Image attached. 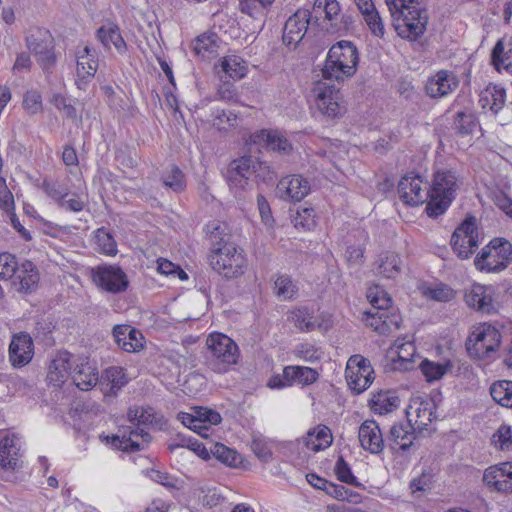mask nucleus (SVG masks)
<instances>
[{"mask_svg": "<svg viewBox=\"0 0 512 512\" xmlns=\"http://www.w3.org/2000/svg\"><path fill=\"white\" fill-rule=\"evenodd\" d=\"M229 239L226 236L220 237L219 241L213 244L209 262L219 275L226 279H234L244 274L247 260L243 250Z\"/></svg>", "mask_w": 512, "mask_h": 512, "instance_id": "nucleus-1", "label": "nucleus"}, {"mask_svg": "<svg viewBox=\"0 0 512 512\" xmlns=\"http://www.w3.org/2000/svg\"><path fill=\"white\" fill-rule=\"evenodd\" d=\"M358 62L356 46L350 41H339L329 49L322 75L324 79L343 81L356 73Z\"/></svg>", "mask_w": 512, "mask_h": 512, "instance_id": "nucleus-2", "label": "nucleus"}, {"mask_svg": "<svg viewBox=\"0 0 512 512\" xmlns=\"http://www.w3.org/2000/svg\"><path fill=\"white\" fill-rule=\"evenodd\" d=\"M458 178L451 170H439L434 173L432 183L429 184V201L426 213L429 217L437 218L444 214L456 197Z\"/></svg>", "mask_w": 512, "mask_h": 512, "instance_id": "nucleus-3", "label": "nucleus"}, {"mask_svg": "<svg viewBox=\"0 0 512 512\" xmlns=\"http://www.w3.org/2000/svg\"><path fill=\"white\" fill-rule=\"evenodd\" d=\"M386 4L394 19V28L401 38L415 41L424 34L428 15L420 5L399 9L395 0H386Z\"/></svg>", "mask_w": 512, "mask_h": 512, "instance_id": "nucleus-4", "label": "nucleus"}, {"mask_svg": "<svg viewBox=\"0 0 512 512\" xmlns=\"http://www.w3.org/2000/svg\"><path fill=\"white\" fill-rule=\"evenodd\" d=\"M512 260V245L500 238H495L482 248L475 258V267L480 271L498 273L504 270Z\"/></svg>", "mask_w": 512, "mask_h": 512, "instance_id": "nucleus-5", "label": "nucleus"}, {"mask_svg": "<svg viewBox=\"0 0 512 512\" xmlns=\"http://www.w3.org/2000/svg\"><path fill=\"white\" fill-rule=\"evenodd\" d=\"M267 169L266 163L259 162L250 156H243L233 160L226 171V181L229 187L235 191H243L253 176H260V171Z\"/></svg>", "mask_w": 512, "mask_h": 512, "instance_id": "nucleus-6", "label": "nucleus"}, {"mask_svg": "<svg viewBox=\"0 0 512 512\" xmlns=\"http://www.w3.org/2000/svg\"><path fill=\"white\" fill-rule=\"evenodd\" d=\"M155 415L152 408L140 407L138 427L133 429L131 426L123 427L121 435H113L111 437L112 445L123 451L137 452L141 449L140 444L133 437L140 436L145 442L150 441V435L141 426L153 424Z\"/></svg>", "mask_w": 512, "mask_h": 512, "instance_id": "nucleus-7", "label": "nucleus"}, {"mask_svg": "<svg viewBox=\"0 0 512 512\" xmlns=\"http://www.w3.org/2000/svg\"><path fill=\"white\" fill-rule=\"evenodd\" d=\"M501 334L491 325H482L473 330L466 340V349L470 357L484 359L499 347Z\"/></svg>", "mask_w": 512, "mask_h": 512, "instance_id": "nucleus-8", "label": "nucleus"}, {"mask_svg": "<svg viewBox=\"0 0 512 512\" xmlns=\"http://www.w3.org/2000/svg\"><path fill=\"white\" fill-rule=\"evenodd\" d=\"M317 111L328 119L341 117L345 108L340 104L339 89L323 81H318L312 89Z\"/></svg>", "mask_w": 512, "mask_h": 512, "instance_id": "nucleus-9", "label": "nucleus"}, {"mask_svg": "<svg viewBox=\"0 0 512 512\" xmlns=\"http://www.w3.org/2000/svg\"><path fill=\"white\" fill-rule=\"evenodd\" d=\"M451 246L459 258L467 259L479 245L476 218L468 216L451 236Z\"/></svg>", "mask_w": 512, "mask_h": 512, "instance_id": "nucleus-10", "label": "nucleus"}, {"mask_svg": "<svg viewBox=\"0 0 512 512\" xmlns=\"http://www.w3.org/2000/svg\"><path fill=\"white\" fill-rule=\"evenodd\" d=\"M397 190L399 198L406 205L418 206L429 201V182L414 172L401 177Z\"/></svg>", "mask_w": 512, "mask_h": 512, "instance_id": "nucleus-11", "label": "nucleus"}, {"mask_svg": "<svg viewBox=\"0 0 512 512\" xmlns=\"http://www.w3.org/2000/svg\"><path fill=\"white\" fill-rule=\"evenodd\" d=\"M373 374L374 370L367 358L356 354L348 359L345 377L355 394H361L372 384Z\"/></svg>", "mask_w": 512, "mask_h": 512, "instance_id": "nucleus-12", "label": "nucleus"}, {"mask_svg": "<svg viewBox=\"0 0 512 512\" xmlns=\"http://www.w3.org/2000/svg\"><path fill=\"white\" fill-rule=\"evenodd\" d=\"M98 69V56L95 49L86 45L76 51V80L80 90H85Z\"/></svg>", "mask_w": 512, "mask_h": 512, "instance_id": "nucleus-13", "label": "nucleus"}, {"mask_svg": "<svg viewBox=\"0 0 512 512\" xmlns=\"http://www.w3.org/2000/svg\"><path fill=\"white\" fill-rule=\"evenodd\" d=\"M212 357L219 363L231 365L237 362L239 349L237 344L222 333L210 334L206 341Z\"/></svg>", "mask_w": 512, "mask_h": 512, "instance_id": "nucleus-14", "label": "nucleus"}, {"mask_svg": "<svg viewBox=\"0 0 512 512\" xmlns=\"http://www.w3.org/2000/svg\"><path fill=\"white\" fill-rule=\"evenodd\" d=\"M311 21L309 10L299 9L288 18L283 29V42L287 46L296 47V45L305 36L308 25Z\"/></svg>", "mask_w": 512, "mask_h": 512, "instance_id": "nucleus-15", "label": "nucleus"}, {"mask_svg": "<svg viewBox=\"0 0 512 512\" xmlns=\"http://www.w3.org/2000/svg\"><path fill=\"white\" fill-rule=\"evenodd\" d=\"M309 192V181L301 175L286 176L278 182L276 187L277 196L285 201H301Z\"/></svg>", "mask_w": 512, "mask_h": 512, "instance_id": "nucleus-16", "label": "nucleus"}, {"mask_svg": "<svg viewBox=\"0 0 512 512\" xmlns=\"http://www.w3.org/2000/svg\"><path fill=\"white\" fill-rule=\"evenodd\" d=\"M340 12L341 7L337 0H315L310 14L311 19L315 18L317 21L323 16L325 29L329 33H338L340 32V25L338 23Z\"/></svg>", "mask_w": 512, "mask_h": 512, "instance_id": "nucleus-17", "label": "nucleus"}, {"mask_svg": "<svg viewBox=\"0 0 512 512\" xmlns=\"http://www.w3.org/2000/svg\"><path fill=\"white\" fill-rule=\"evenodd\" d=\"M483 481L498 492L512 493V462L490 466L484 472Z\"/></svg>", "mask_w": 512, "mask_h": 512, "instance_id": "nucleus-18", "label": "nucleus"}, {"mask_svg": "<svg viewBox=\"0 0 512 512\" xmlns=\"http://www.w3.org/2000/svg\"><path fill=\"white\" fill-rule=\"evenodd\" d=\"M459 85L457 76L448 70H440L430 77L425 91L431 98H443L452 93Z\"/></svg>", "mask_w": 512, "mask_h": 512, "instance_id": "nucleus-19", "label": "nucleus"}, {"mask_svg": "<svg viewBox=\"0 0 512 512\" xmlns=\"http://www.w3.org/2000/svg\"><path fill=\"white\" fill-rule=\"evenodd\" d=\"M358 438L361 447L371 454H380L384 449V439L375 420H365L359 427Z\"/></svg>", "mask_w": 512, "mask_h": 512, "instance_id": "nucleus-20", "label": "nucleus"}, {"mask_svg": "<svg viewBox=\"0 0 512 512\" xmlns=\"http://www.w3.org/2000/svg\"><path fill=\"white\" fill-rule=\"evenodd\" d=\"M72 355L68 351H60L51 360L48 367L47 381L55 388L61 387L70 375Z\"/></svg>", "mask_w": 512, "mask_h": 512, "instance_id": "nucleus-21", "label": "nucleus"}, {"mask_svg": "<svg viewBox=\"0 0 512 512\" xmlns=\"http://www.w3.org/2000/svg\"><path fill=\"white\" fill-rule=\"evenodd\" d=\"M92 277L94 283L100 288H127L128 286L127 275L116 265L98 267Z\"/></svg>", "mask_w": 512, "mask_h": 512, "instance_id": "nucleus-22", "label": "nucleus"}, {"mask_svg": "<svg viewBox=\"0 0 512 512\" xmlns=\"http://www.w3.org/2000/svg\"><path fill=\"white\" fill-rule=\"evenodd\" d=\"M33 357V341L30 335L20 333L12 338L9 346V358L13 366L28 364Z\"/></svg>", "mask_w": 512, "mask_h": 512, "instance_id": "nucleus-23", "label": "nucleus"}, {"mask_svg": "<svg viewBox=\"0 0 512 512\" xmlns=\"http://www.w3.org/2000/svg\"><path fill=\"white\" fill-rule=\"evenodd\" d=\"M113 337L117 345L126 352H138L144 347L142 333L129 325H116Z\"/></svg>", "mask_w": 512, "mask_h": 512, "instance_id": "nucleus-24", "label": "nucleus"}, {"mask_svg": "<svg viewBox=\"0 0 512 512\" xmlns=\"http://www.w3.org/2000/svg\"><path fill=\"white\" fill-rule=\"evenodd\" d=\"M96 37L107 50H110L112 46L119 54H124L127 50L120 28L114 23H107L99 27L96 31Z\"/></svg>", "mask_w": 512, "mask_h": 512, "instance_id": "nucleus-25", "label": "nucleus"}, {"mask_svg": "<svg viewBox=\"0 0 512 512\" xmlns=\"http://www.w3.org/2000/svg\"><path fill=\"white\" fill-rule=\"evenodd\" d=\"M415 438V432L410 424H394L387 441L392 450L406 451L413 445Z\"/></svg>", "mask_w": 512, "mask_h": 512, "instance_id": "nucleus-26", "label": "nucleus"}, {"mask_svg": "<svg viewBox=\"0 0 512 512\" xmlns=\"http://www.w3.org/2000/svg\"><path fill=\"white\" fill-rule=\"evenodd\" d=\"M20 446L18 439L6 436L0 441V466L5 470H15L18 467Z\"/></svg>", "mask_w": 512, "mask_h": 512, "instance_id": "nucleus-27", "label": "nucleus"}, {"mask_svg": "<svg viewBox=\"0 0 512 512\" xmlns=\"http://www.w3.org/2000/svg\"><path fill=\"white\" fill-rule=\"evenodd\" d=\"M506 91L499 85H488L480 93L479 104L483 109H488L497 114L505 105Z\"/></svg>", "mask_w": 512, "mask_h": 512, "instance_id": "nucleus-28", "label": "nucleus"}, {"mask_svg": "<svg viewBox=\"0 0 512 512\" xmlns=\"http://www.w3.org/2000/svg\"><path fill=\"white\" fill-rule=\"evenodd\" d=\"M402 261L394 252H382L375 262V273L378 276L394 279L401 270Z\"/></svg>", "mask_w": 512, "mask_h": 512, "instance_id": "nucleus-29", "label": "nucleus"}, {"mask_svg": "<svg viewBox=\"0 0 512 512\" xmlns=\"http://www.w3.org/2000/svg\"><path fill=\"white\" fill-rule=\"evenodd\" d=\"M71 375L73 383L83 391L90 390L99 380L96 367L89 362L77 364Z\"/></svg>", "mask_w": 512, "mask_h": 512, "instance_id": "nucleus-30", "label": "nucleus"}, {"mask_svg": "<svg viewBox=\"0 0 512 512\" xmlns=\"http://www.w3.org/2000/svg\"><path fill=\"white\" fill-rule=\"evenodd\" d=\"M283 378L292 385L297 382L303 386L315 383L319 378V373L306 366H286L283 369Z\"/></svg>", "mask_w": 512, "mask_h": 512, "instance_id": "nucleus-31", "label": "nucleus"}, {"mask_svg": "<svg viewBox=\"0 0 512 512\" xmlns=\"http://www.w3.org/2000/svg\"><path fill=\"white\" fill-rule=\"evenodd\" d=\"M26 46L34 55L42 53L53 46L50 32L44 28L30 29L26 35Z\"/></svg>", "mask_w": 512, "mask_h": 512, "instance_id": "nucleus-32", "label": "nucleus"}, {"mask_svg": "<svg viewBox=\"0 0 512 512\" xmlns=\"http://www.w3.org/2000/svg\"><path fill=\"white\" fill-rule=\"evenodd\" d=\"M102 380L109 386V391L104 392L105 395H116L128 383L123 368L116 366L107 368L102 375Z\"/></svg>", "mask_w": 512, "mask_h": 512, "instance_id": "nucleus-33", "label": "nucleus"}, {"mask_svg": "<svg viewBox=\"0 0 512 512\" xmlns=\"http://www.w3.org/2000/svg\"><path fill=\"white\" fill-rule=\"evenodd\" d=\"M465 300L468 306L482 313L495 311L492 297L486 294V290H469L465 293Z\"/></svg>", "mask_w": 512, "mask_h": 512, "instance_id": "nucleus-34", "label": "nucleus"}, {"mask_svg": "<svg viewBox=\"0 0 512 512\" xmlns=\"http://www.w3.org/2000/svg\"><path fill=\"white\" fill-rule=\"evenodd\" d=\"M399 398L390 391L379 392L371 399V409L379 414L392 412L399 406Z\"/></svg>", "mask_w": 512, "mask_h": 512, "instance_id": "nucleus-35", "label": "nucleus"}, {"mask_svg": "<svg viewBox=\"0 0 512 512\" xmlns=\"http://www.w3.org/2000/svg\"><path fill=\"white\" fill-rule=\"evenodd\" d=\"M306 446L317 452L332 444V434L327 426H319L317 430L309 431L305 439Z\"/></svg>", "mask_w": 512, "mask_h": 512, "instance_id": "nucleus-36", "label": "nucleus"}, {"mask_svg": "<svg viewBox=\"0 0 512 512\" xmlns=\"http://www.w3.org/2000/svg\"><path fill=\"white\" fill-rule=\"evenodd\" d=\"M490 395L499 405L512 409V381L499 380L490 386Z\"/></svg>", "mask_w": 512, "mask_h": 512, "instance_id": "nucleus-37", "label": "nucleus"}, {"mask_svg": "<svg viewBox=\"0 0 512 512\" xmlns=\"http://www.w3.org/2000/svg\"><path fill=\"white\" fill-rule=\"evenodd\" d=\"M210 453L217 460L230 467H237L241 462L240 454L222 443H212Z\"/></svg>", "mask_w": 512, "mask_h": 512, "instance_id": "nucleus-38", "label": "nucleus"}, {"mask_svg": "<svg viewBox=\"0 0 512 512\" xmlns=\"http://www.w3.org/2000/svg\"><path fill=\"white\" fill-rule=\"evenodd\" d=\"M16 275L20 281V288H32L40 279L36 265L29 260H25L21 265L18 264Z\"/></svg>", "mask_w": 512, "mask_h": 512, "instance_id": "nucleus-39", "label": "nucleus"}, {"mask_svg": "<svg viewBox=\"0 0 512 512\" xmlns=\"http://www.w3.org/2000/svg\"><path fill=\"white\" fill-rule=\"evenodd\" d=\"M94 241L100 253L108 256H115L117 254V243L113 235L104 227L98 228L94 232Z\"/></svg>", "mask_w": 512, "mask_h": 512, "instance_id": "nucleus-40", "label": "nucleus"}, {"mask_svg": "<svg viewBox=\"0 0 512 512\" xmlns=\"http://www.w3.org/2000/svg\"><path fill=\"white\" fill-rule=\"evenodd\" d=\"M222 71L232 79H241L247 73V68L241 57L228 55L221 61Z\"/></svg>", "mask_w": 512, "mask_h": 512, "instance_id": "nucleus-41", "label": "nucleus"}, {"mask_svg": "<svg viewBox=\"0 0 512 512\" xmlns=\"http://www.w3.org/2000/svg\"><path fill=\"white\" fill-rule=\"evenodd\" d=\"M415 353V347L413 343L407 342L402 343L398 347L397 359H393V369L408 371L413 369V355Z\"/></svg>", "mask_w": 512, "mask_h": 512, "instance_id": "nucleus-42", "label": "nucleus"}, {"mask_svg": "<svg viewBox=\"0 0 512 512\" xmlns=\"http://www.w3.org/2000/svg\"><path fill=\"white\" fill-rule=\"evenodd\" d=\"M258 137L273 151L287 153L292 148L288 140L277 131L262 130Z\"/></svg>", "mask_w": 512, "mask_h": 512, "instance_id": "nucleus-43", "label": "nucleus"}, {"mask_svg": "<svg viewBox=\"0 0 512 512\" xmlns=\"http://www.w3.org/2000/svg\"><path fill=\"white\" fill-rule=\"evenodd\" d=\"M213 126L219 131H226L237 126L238 116L229 110L215 108L212 111Z\"/></svg>", "mask_w": 512, "mask_h": 512, "instance_id": "nucleus-44", "label": "nucleus"}, {"mask_svg": "<svg viewBox=\"0 0 512 512\" xmlns=\"http://www.w3.org/2000/svg\"><path fill=\"white\" fill-rule=\"evenodd\" d=\"M450 366L451 365L449 363L440 364V363H435L433 361L425 359V360L421 361L419 368H420L422 374L425 376L426 381L433 382V381L441 379L446 374V372Z\"/></svg>", "mask_w": 512, "mask_h": 512, "instance_id": "nucleus-45", "label": "nucleus"}, {"mask_svg": "<svg viewBox=\"0 0 512 512\" xmlns=\"http://www.w3.org/2000/svg\"><path fill=\"white\" fill-rule=\"evenodd\" d=\"M163 185L175 192L185 189L186 182L183 172L176 165H172L162 176Z\"/></svg>", "mask_w": 512, "mask_h": 512, "instance_id": "nucleus-46", "label": "nucleus"}, {"mask_svg": "<svg viewBox=\"0 0 512 512\" xmlns=\"http://www.w3.org/2000/svg\"><path fill=\"white\" fill-rule=\"evenodd\" d=\"M295 326L305 332L316 329L317 321L314 319L313 311L308 308H298L292 312Z\"/></svg>", "mask_w": 512, "mask_h": 512, "instance_id": "nucleus-47", "label": "nucleus"}, {"mask_svg": "<svg viewBox=\"0 0 512 512\" xmlns=\"http://www.w3.org/2000/svg\"><path fill=\"white\" fill-rule=\"evenodd\" d=\"M335 474L337 476V479L340 482L354 485V486H360L361 484L358 482L357 478L352 473L350 465L345 461L344 457L342 455L338 456V459L336 461L335 467H334Z\"/></svg>", "mask_w": 512, "mask_h": 512, "instance_id": "nucleus-48", "label": "nucleus"}, {"mask_svg": "<svg viewBox=\"0 0 512 512\" xmlns=\"http://www.w3.org/2000/svg\"><path fill=\"white\" fill-rule=\"evenodd\" d=\"M367 299L372 307L380 312H386L392 306V298L386 290H368Z\"/></svg>", "mask_w": 512, "mask_h": 512, "instance_id": "nucleus-49", "label": "nucleus"}, {"mask_svg": "<svg viewBox=\"0 0 512 512\" xmlns=\"http://www.w3.org/2000/svg\"><path fill=\"white\" fill-rule=\"evenodd\" d=\"M193 51L202 58H209L216 53V44L212 36L200 35L193 43Z\"/></svg>", "mask_w": 512, "mask_h": 512, "instance_id": "nucleus-50", "label": "nucleus"}, {"mask_svg": "<svg viewBox=\"0 0 512 512\" xmlns=\"http://www.w3.org/2000/svg\"><path fill=\"white\" fill-rule=\"evenodd\" d=\"M492 443L502 451L512 450V427L502 424L493 434Z\"/></svg>", "mask_w": 512, "mask_h": 512, "instance_id": "nucleus-51", "label": "nucleus"}, {"mask_svg": "<svg viewBox=\"0 0 512 512\" xmlns=\"http://www.w3.org/2000/svg\"><path fill=\"white\" fill-rule=\"evenodd\" d=\"M477 124V119L472 113L458 112L454 120L456 131L462 135L472 133Z\"/></svg>", "mask_w": 512, "mask_h": 512, "instance_id": "nucleus-52", "label": "nucleus"}, {"mask_svg": "<svg viewBox=\"0 0 512 512\" xmlns=\"http://www.w3.org/2000/svg\"><path fill=\"white\" fill-rule=\"evenodd\" d=\"M362 15L371 33L376 37H383L385 33L384 24L375 7Z\"/></svg>", "mask_w": 512, "mask_h": 512, "instance_id": "nucleus-53", "label": "nucleus"}, {"mask_svg": "<svg viewBox=\"0 0 512 512\" xmlns=\"http://www.w3.org/2000/svg\"><path fill=\"white\" fill-rule=\"evenodd\" d=\"M42 189L57 203V205L63 200V198L69 196L68 187L57 181L44 180L42 183Z\"/></svg>", "mask_w": 512, "mask_h": 512, "instance_id": "nucleus-54", "label": "nucleus"}, {"mask_svg": "<svg viewBox=\"0 0 512 512\" xmlns=\"http://www.w3.org/2000/svg\"><path fill=\"white\" fill-rule=\"evenodd\" d=\"M293 222L296 228H302L304 230L312 229L316 224L315 210L312 207H304L297 210Z\"/></svg>", "mask_w": 512, "mask_h": 512, "instance_id": "nucleus-55", "label": "nucleus"}, {"mask_svg": "<svg viewBox=\"0 0 512 512\" xmlns=\"http://www.w3.org/2000/svg\"><path fill=\"white\" fill-rule=\"evenodd\" d=\"M18 262L13 254L0 253V278L9 279L16 274Z\"/></svg>", "mask_w": 512, "mask_h": 512, "instance_id": "nucleus-56", "label": "nucleus"}, {"mask_svg": "<svg viewBox=\"0 0 512 512\" xmlns=\"http://www.w3.org/2000/svg\"><path fill=\"white\" fill-rule=\"evenodd\" d=\"M491 59L497 69H499L501 65L506 69H510L512 67L510 50L504 52V44L502 40H499L495 44L491 53Z\"/></svg>", "mask_w": 512, "mask_h": 512, "instance_id": "nucleus-57", "label": "nucleus"}, {"mask_svg": "<svg viewBox=\"0 0 512 512\" xmlns=\"http://www.w3.org/2000/svg\"><path fill=\"white\" fill-rule=\"evenodd\" d=\"M194 417L199 418V421L202 425H217L221 422V415L212 410L205 407H195L193 408Z\"/></svg>", "mask_w": 512, "mask_h": 512, "instance_id": "nucleus-58", "label": "nucleus"}, {"mask_svg": "<svg viewBox=\"0 0 512 512\" xmlns=\"http://www.w3.org/2000/svg\"><path fill=\"white\" fill-rule=\"evenodd\" d=\"M274 1L275 0H239V6L243 13L255 18L259 14V7L266 8Z\"/></svg>", "mask_w": 512, "mask_h": 512, "instance_id": "nucleus-59", "label": "nucleus"}, {"mask_svg": "<svg viewBox=\"0 0 512 512\" xmlns=\"http://www.w3.org/2000/svg\"><path fill=\"white\" fill-rule=\"evenodd\" d=\"M178 418L187 428L197 432L203 437H207V434L203 431H208L209 427L207 425H202L199 421V418L194 417L193 413L181 412L179 413Z\"/></svg>", "mask_w": 512, "mask_h": 512, "instance_id": "nucleus-60", "label": "nucleus"}, {"mask_svg": "<svg viewBox=\"0 0 512 512\" xmlns=\"http://www.w3.org/2000/svg\"><path fill=\"white\" fill-rule=\"evenodd\" d=\"M23 107L29 114H36L42 110V97L37 91H28L23 98Z\"/></svg>", "mask_w": 512, "mask_h": 512, "instance_id": "nucleus-61", "label": "nucleus"}, {"mask_svg": "<svg viewBox=\"0 0 512 512\" xmlns=\"http://www.w3.org/2000/svg\"><path fill=\"white\" fill-rule=\"evenodd\" d=\"M365 315V322L367 325L371 326L375 331L383 332L384 328L383 326H388L387 324V314L386 312H371L366 311L364 312Z\"/></svg>", "mask_w": 512, "mask_h": 512, "instance_id": "nucleus-62", "label": "nucleus"}, {"mask_svg": "<svg viewBox=\"0 0 512 512\" xmlns=\"http://www.w3.org/2000/svg\"><path fill=\"white\" fill-rule=\"evenodd\" d=\"M51 103L60 111H62L66 117L75 119L77 112L75 107L68 102L65 96L62 94H55L51 99Z\"/></svg>", "mask_w": 512, "mask_h": 512, "instance_id": "nucleus-63", "label": "nucleus"}, {"mask_svg": "<svg viewBox=\"0 0 512 512\" xmlns=\"http://www.w3.org/2000/svg\"><path fill=\"white\" fill-rule=\"evenodd\" d=\"M35 57L45 73H52L56 64V56L53 51V46L42 53L35 55Z\"/></svg>", "mask_w": 512, "mask_h": 512, "instance_id": "nucleus-64", "label": "nucleus"}]
</instances>
